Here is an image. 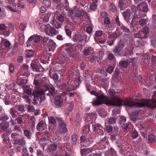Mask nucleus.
Instances as JSON below:
<instances>
[{"mask_svg":"<svg viewBox=\"0 0 156 156\" xmlns=\"http://www.w3.org/2000/svg\"><path fill=\"white\" fill-rule=\"evenodd\" d=\"M151 42L154 45H156V35L153 36L151 39Z\"/></svg>","mask_w":156,"mask_h":156,"instance_id":"680f3d73","label":"nucleus"},{"mask_svg":"<svg viewBox=\"0 0 156 156\" xmlns=\"http://www.w3.org/2000/svg\"><path fill=\"white\" fill-rule=\"evenodd\" d=\"M31 65L34 71H39V66H38L37 63H34V62H32L31 63Z\"/></svg>","mask_w":156,"mask_h":156,"instance_id":"cd10ccee","label":"nucleus"},{"mask_svg":"<svg viewBox=\"0 0 156 156\" xmlns=\"http://www.w3.org/2000/svg\"><path fill=\"white\" fill-rule=\"evenodd\" d=\"M106 122H105V125H106ZM106 130L108 133H110L112 131V128L111 126H106Z\"/></svg>","mask_w":156,"mask_h":156,"instance_id":"6e6d98bb","label":"nucleus"},{"mask_svg":"<svg viewBox=\"0 0 156 156\" xmlns=\"http://www.w3.org/2000/svg\"><path fill=\"white\" fill-rule=\"evenodd\" d=\"M93 129L95 133H98L99 135H103L104 132L103 130V126L99 124H95L93 125Z\"/></svg>","mask_w":156,"mask_h":156,"instance_id":"6e6552de","label":"nucleus"},{"mask_svg":"<svg viewBox=\"0 0 156 156\" xmlns=\"http://www.w3.org/2000/svg\"><path fill=\"white\" fill-rule=\"evenodd\" d=\"M148 20L147 19H141L139 21V24L141 26L147 24Z\"/></svg>","mask_w":156,"mask_h":156,"instance_id":"2f4dec72","label":"nucleus"},{"mask_svg":"<svg viewBox=\"0 0 156 156\" xmlns=\"http://www.w3.org/2000/svg\"><path fill=\"white\" fill-rule=\"evenodd\" d=\"M85 121L86 122H88L89 123H90V122L91 121V115H86L85 116Z\"/></svg>","mask_w":156,"mask_h":156,"instance_id":"bf43d9fd","label":"nucleus"},{"mask_svg":"<svg viewBox=\"0 0 156 156\" xmlns=\"http://www.w3.org/2000/svg\"><path fill=\"white\" fill-rule=\"evenodd\" d=\"M144 5L142 10L143 12H147L148 10V6L145 3H144Z\"/></svg>","mask_w":156,"mask_h":156,"instance_id":"774afa93","label":"nucleus"},{"mask_svg":"<svg viewBox=\"0 0 156 156\" xmlns=\"http://www.w3.org/2000/svg\"><path fill=\"white\" fill-rule=\"evenodd\" d=\"M46 125L45 122L41 121L38 122L37 128V130L39 131H42L43 129L44 131H46Z\"/></svg>","mask_w":156,"mask_h":156,"instance_id":"2eb2a0df","label":"nucleus"},{"mask_svg":"<svg viewBox=\"0 0 156 156\" xmlns=\"http://www.w3.org/2000/svg\"><path fill=\"white\" fill-rule=\"evenodd\" d=\"M124 3L121 1H119V7L121 10H123L124 9Z\"/></svg>","mask_w":156,"mask_h":156,"instance_id":"e2e57ef3","label":"nucleus"},{"mask_svg":"<svg viewBox=\"0 0 156 156\" xmlns=\"http://www.w3.org/2000/svg\"><path fill=\"white\" fill-rule=\"evenodd\" d=\"M110 9L111 10L114 12H116L117 11L116 7L112 2L110 4Z\"/></svg>","mask_w":156,"mask_h":156,"instance_id":"4c0bfd02","label":"nucleus"},{"mask_svg":"<svg viewBox=\"0 0 156 156\" xmlns=\"http://www.w3.org/2000/svg\"><path fill=\"white\" fill-rule=\"evenodd\" d=\"M155 136V135L153 134L149 135L148 137V139L149 142L154 144V142L156 141L154 140Z\"/></svg>","mask_w":156,"mask_h":156,"instance_id":"473e14b6","label":"nucleus"},{"mask_svg":"<svg viewBox=\"0 0 156 156\" xmlns=\"http://www.w3.org/2000/svg\"><path fill=\"white\" fill-rule=\"evenodd\" d=\"M24 92L29 96L31 95L32 94L31 88L28 86H26L24 90Z\"/></svg>","mask_w":156,"mask_h":156,"instance_id":"f704fd0d","label":"nucleus"},{"mask_svg":"<svg viewBox=\"0 0 156 156\" xmlns=\"http://www.w3.org/2000/svg\"><path fill=\"white\" fill-rule=\"evenodd\" d=\"M45 77L42 74H38L35 76V78L33 82L34 84L36 86H38L40 82L43 79H44Z\"/></svg>","mask_w":156,"mask_h":156,"instance_id":"ddd939ff","label":"nucleus"},{"mask_svg":"<svg viewBox=\"0 0 156 156\" xmlns=\"http://www.w3.org/2000/svg\"><path fill=\"white\" fill-rule=\"evenodd\" d=\"M114 68L112 66H109L106 69V71L108 73H111L113 71Z\"/></svg>","mask_w":156,"mask_h":156,"instance_id":"13d9d810","label":"nucleus"},{"mask_svg":"<svg viewBox=\"0 0 156 156\" xmlns=\"http://www.w3.org/2000/svg\"><path fill=\"white\" fill-rule=\"evenodd\" d=\"M78 139V136L77 134L75 133L73 134L71 136V143L73 145H75L76 144Z\"/></svg>","mask_w":156,"mask_h":156,"instance_id":"b1692460","label":"nucleus"},{"mask_svg":"<svg viewBox=\"0 0 156 156\" xmlns=\"http://www.w3.org/2000/svg\"><path fill=\"white\" fill-rule=\"evenodd\" d=\"M115 119L113 118H112L109 119L108 121V124H112L115 123Z\"/></svg>","mask_w":156,"mask_h":156,"instance_id":"69168bd1","label":"nucleus"},{"mask_svg":"<svg viewBox=\"0 0 156 156\" xmlns=\"http://www.w3.org/2000/svg\"><path fill=\"white\" fill-rule=\"evenodd\" d=\"M44 62H45V64L46 63L48 62V61L50 60V57L51 56V55H50L49 53H46L45 54H44Z\"/></svg>","mask_w":156,"mask_h":156,"instance_id":"a19ab883","label":"nucleus"},{"mask_svg":"<svg viewBox=\"0 0 156 156\" xmlns=\"http://www.w3.org/2000/svg\"><path fill=\"white\" fill-rule=\"evenodd\" d=\"M73 39L75 42H82L83 40V37L81 34H76L73 37Z\"/></svg>","mask_w":156,"mask_h":156,"instance_id":"aec40b11","label":"nucleus"},{"mask_svg":"<svg viewBox=\"0 0 156 156\" xmlns=\"http://www.w3.org/2000/svg\"><path fill=\"white\" fill-rule=\"evenodd\" d=\"M124 41L123 40H120L118 42L117 45L115 46L114 50V52L117 53H119L124 48Z\"/></svg>","mask_w":156,"mask_h":156,"instance_id":"9d476101","label":"nucleus"},{"mask_svg":"<svg viewBox=\"0 0 156 156\" xmlns=\"http://www.w3.org/2000/svg\"><path fill=\"white\" fill-rule=\"evenodd\" d=\"M16 109L19 111L23 112L24 111V107L22 105H19L16 106Z\"/></svg>","mask_w":156,"mask_h":156,"instance_id":"a18cd8bd","label":"nucleus"},{"mask_svg":"<svg viewBox=\"0 0 156 156\" xmlns=\"http://www.w3.org/2000/svg\"><path fill=\"white\" fill-rule=\"evenodd\" d=\"M107 140L106 138H103L100 143H99L98 148L101 150H103L105 149L106 147L105 145L107 143Z\"/></svg>","mask_w":156,"mask_h":156,"instance_id":"a211bd4d","label":"nucleus"},{"mask_svg":"<svg viewBox=\"0 0 156 156\" xmlns=\"http://www.w3.org/2000/svg\"><path fill=\"white\" fill-rule=\"evenodd\" d=\"M80 115L77 113L74 117V123L76 126H78L80 125Z\"/></svg>","mask_w":156,"mask_h":156,"instance_id":"4be33fe9","label":"nucleus"},{"mask_svg":"<svg viewBox=\"0 0 156 156\" xmlns=\"http://www.w3.org/2000/svg\"><path fill=\"white\" fill-rule=\"evenodd\" d=\"M54 68H51L49 70V74L50 77L55 80H56L58 78V74L54 73Z\"/></svg>","mask_w":156,"mask_h":156,"instance_id":"6ab92c4d","label":"nucleus"},{"mask_svg":"<svg viewBox=\"0 0 156 156\" xmlns=\"http://www.w3.org/2000/svg\"><path fill=\"white\" fill-rule=\"evenodd\" d=\"M122 15L125 18V20L128 22H129L130 15V10L129 9L126 10L122 12Z\"/></svg>","mask_w":156,"mask_h":156,"instance_id":"f3484780","label":"nucleus"},{"mask_svg":"<svg viewBox=\"0 0 156 156\" xmlns=\"http://www.w3.org/2000/svg\"><path fill=\"white\" fill-rule=\"evenodd\" d=\"M15 84L14 83H12L8 85L7 86V87L8 89L14 90L15 89L14 87Z\"/></svg>","mask_w":156,"mask_h":156,"instance_id":"8fccbe9b","label":"nucleus"},{"mask_svg":"<svg viewBox=\"0 0 156 156\" xmlns=\"http://www.w3.org/2000/svg\"><path fill=\"white\" fill-rule=\"evenodd\" d=\"M50 16V13H47L44 16L43 18V20L45 22H47L48 21L49 18Z\"/></svg>","mask_w":156,"mask_h":156,"instance_id":"603ef678","label":"nucleus"},{"mask_svg":"<svg viewBox=\"0 0 156 156\" xmlns=\"http://www.w3.org/2000/svg\"><path fill=\"white\" fill-rule=\"evenodd\" d=\"M69 60V58L66 55H58L56 58V62L57 63L63 64Z\"/></svg>","mask_w":156,"mask_h":156,"instance_id":"0eeeda50","label":"nucleus"},{"mask_svg":"<svg viewBox=\"0 0 156 156\" xmlns=\"http://www.w3.org/2000/svg\"><path fill=\"white\" fill-rule=\"evenodd\" d=\"M83 10L79 8V6H75L72 9L69 10V14L70 16L72 17L74 15V16L76 17H80L82 16V14Z\"/></svg>","mask_w":156,"mask_h":156,"instance_id":"39448f33","label":"nucleus"},{"mask_svg":"<svg viewBox=\"0 0 156 156\" xmlns=\"http://www.w3.org/2000/svg\"><path fill=\"white\" fill-rule=\"evenodd\" d=\"M131 126V125L129 123L124 124L122 126V129L124 130V131L126 133L129 131L130 129V126Z\"/></svg>","mask_w":156,"mask_h":156,"instance_id":"5701e85b","label":"nucleus"},{"mask_svg":"<svg viewBox=\"0 0 156 156\" xmlns=\"http://www.w3.org/2000/svg\"><path fill=\"white\" fill-rule=\"evenodd\" d=\"M58 123L60 130L62 133H65L67 131L66 123L62 118L58 119Z\"/></svg>","mask_w":156,"mask_h":156,"instance_id":"1a4fd4ad","label":"nucleus"},{"mask_svg":"<svg viewBox=\"0 0 156 156\" xmlns=\"http://www.w3.org/2000/svg\"><path fill=\"white\" fill-rule=\"evenodd\" d=\"M121 29L125 33H129L130 32L129 30L124 26H122Z\"/></svg>","mask_w":156,"mask_h":156,"instance_id":"0e129e2a","label":"nucleus"},{"mask_svg":"<svg viewBox=\"0 0 156 156\" xmlns=\"http://www.w3.org/2000/svg\"><path fill=\"white\" fill-rule=\"evenodd\" d=\"M48 118L49 123L53 124L56 123V120L54 117H48Z\"/></svg>","mask_w":156,"mask_h":156,"instance_id":"49530a36","label":"nucleus"},{"mask_svg":"<svg viewBox=\"0 0 156 156\" xmlns=\"http://www.w3.org/2000/svg\"><path fill=\"white\" fill-rule=\"evenodd\" d=\"M41 38L42 37L41 36L35 34L30 37L28 39V41L31 42L35 47H36Z\"/></svg>","mask_w":156,"mask_h":156,"instance_id":"423d86ee","label":"nucleus"},{"mask_svg":"<svg viewBox=\"0 0 156 156\" xmlns=\"http://www.w3.org/2000/svg\"><path fill=\"white\" fill-rule=\"evenodd\" d=\"M50 33L53 35H55L58 33L55 29L53 27H51L49 30Z\"/></svg>","mask_w":156,"mask_h":156,"instance_id":"ea45409f","label":"nucleus"},{"mask_svg":"<svg viewBox=\"0 0 156 156\" xmlns=\"http://www.w3.org/2000/svg\"><path fill=\"white\" fill-rule=\"evenodd\" d=\"M25 53L26 56L28 58L32 57L34 55V52L32 50H27Z\"/></svg>","mask_w":156,"mask_h":156,"instance_id":"a878e982","label":"nucleus"},{"mask_svg":"<svg viewBox=\"0 0 156 156\" xmlns=\"http://www.w3.org/2000/svg\"><path fill=\"white\" fill-rule=\"evenodd\" d=\"M97 5L95 3H92L90 6V9L91 10H94L97 8Z\"/></svg>","mask_w":156,"mask_h":156,"instance_id":"864d4df0","label":"nucleus"},{"mask_svg":"<svg viewBox=\"0 0 156 156\" xmlns=\"http://www.w3.org/2000/svg\"><path fill=\"white\" fill-rule=\"evenodd\" d=\"M149 32V27H145L143 29V32L141 33L144 36H146L147 38V35L148 34Z\"/></svg>","mask_w":156,"mask_h":156,"instance_id":"72a5a7b5","label":"nucleus"},{"mask_svg":"<svg viewBox=\"0 0 156 156\" xmlns=\"http://www.w3.org/2000/svg\"><path fill=\"white\" fill-rule=\"evenodd\" d=\"M128 61H121L119 63V65L122 67L124 68H126L128 66Z\"/></svg>","mask_w":156,"mask_h":156,"instance_id":"c9c22d12","label":"nucleus"},{"mask_svg":"<svg viewBox=\"0 0 156 156\" xmlns=\"http://www.w3.org/2000/svg\"><path fill=\"white\" fill-rule=\"evenodd\" d=\"M22 97L26 102H28L29 103H30L31 100L29 97L26 95H24Z\"/></svg>","mask_w":156,"mask_h":156,"instance_id":"09e8293b","label":"nucleus"},{"mask_svg":"<svg viewBox=\"0 0 156 156\" xmlns=\"http://www.w3.org/2000/svg\"><path fill=\"white\" fill-rule=\"evenodd\" d=\"M103 104L111 106H120L126 105L129 107L147 106L154 108H156V91H154L152 96V100H145L140 102L136 103L132 99L125 100L117 98L115 97L108 98L105 95H99L97 96V105Z\"/></svg>","mask_w":156,"mask_h":156,"instance_id":"f257e3e1","label":"nucleus"},{"mask_svg":"<svg viewBox=\"0 0 156 156\" xmlns=\"http://www.w3.org/2000/svg\"><path fill=\"white\" fill-rule=\"evenodd\" d=\"M121 33L119 32H116L113 34H111L108 38L109 40H112L115 41L116 39L119 37L121 35Z\"/></svg>","mask_w":156,"mask_h":156,"instance_id":"412c9836","label":"nucleus"},{"mask_svg":"<svg viewBox=\"0 0 156 156\" xmlns=\"http://www.w3.org/2000/svg\"><path fill=\"white\" fill-rule=\"evenodd\" d=\"M19 134L16 132L13 133L11 135V137L13 139V140L16 139V138L19 136Z\"/></svg>","mask_w":156,"mask_h":156,"instance_id":"4d7b16f0","label":"nucleus"},{"mask_svg":"<svg viewBox=\"0 0 156 156\" xmlns=\"http://www.w3.org/2000/svg\"><path fill=\"white\" fill-rule=\"evenodd\" d=\"M5 46L8 48H10L11 47V43L10 42L8 41H5L4 43Z\"/></svg>","mask_w":156,"mask_h":156,"instance_id":"338daca9","label":"nucleus"},{"mask_svg":"<svg viewBox=\"0 0 156 156\" xmlns=\"http://www.w3.org/2000/svg\"><path fill=\"white\" fill-rule=\"evenodd\" d=\"M49 26V24H47L46 25L44 23H41L40 25V30L42 31H46L47 30L48 27Z\"/></svg>","mask_w":156,"mask_h":156,"instance_id":"bb28decb","label":"nucleus"},{"mask_svg":"<svg viewBox=\"0 0 156 156\" xmlns=\"http://www.w3.org/2000/svg\"><path fill=\"white\" fill-rule=\"evenodd\" d=\"M3 101L5 105H9L10 102V98L9 96H5L3 99Z\"/></svg>","mask_w":156,"mask_h":156,"instance_id":"e433bc0d","label":"nucleus"},{"mask_svg":"<svg viewBox=\"0 0 156 156\" xmlns=\"http://www.w3.org/2000/svg\"><path fill=\"white\" fill-rule=\"evenodd\" d=\"M23 132L24 135L28 139H30L31 138V133L27 129H23Z\"/></svg>","mask_w":156,"mask_h":156,"instance_id":"c756f323","label":"nucleus"},{"mask_svg":"<svg viewBox=\"0 0 156 156\" xmlns=\"http://www.w3.org/2000/svg\"><path fill=\"white\" fill-rule=\"evenodd\" d=\"M74 102L73 101H71L69 105L68 110L70 112H72L73 108L74 106Z\"/></svg>","mask_w":156,"mask_h":156,"instance_id":"37998d69","label":"nucleus"},{"mask_svg":"<svg viewBox=\"0 0 156 156\" xmlns=\"http://www.w3.org/2000/svg\"><path fill=\"white\" fill-rule=\"evenodd\" d=\"M26 27V25L24 23H21L20 24L19 27L21 31H24Z\"/></svg>","mask_w":156,"mask_h":156,"instance_id":"5fc2aeb1","label":"nucleus"},{"mask_svg":"<svg viewBox=\"0 0 156 156\" xmlns=\"http://www.w3.org/2000/svg\"><path fill=\"white\" fill-rule=\"evenodd\" d=\"M26 138L24 137L15 139L13 140L14 144L24 146L26 144Z\"/></svg>","mask_w":156,"mask_h":156,"instance_id":"f8f14e48","label":"nucleus"},{"mask_svg":"<svg viewBox=\"0 0 156 156\" xmlns=\"http://www.w3.org/2000/svg\"><path fill=\"white\" fill-rule=\"evenodd\" d=\"M48 51H53L56 47L55 43L52 40H50L47 46Z\"/></svg>","mask_w":156,"mask_h":156,"instance_id":"4468645a","label":"nucleus"},{"mask_svg":"<svg viewBox=\"0 0 156 156\" xmlns=\"http://www.w3.org/2000/svg\"><path fill=\"white\" fill-rule=\"evenodd\" d=\"M138 14H135L133 16V18L131 21V24H133L134 23V21H135L136 19H139L141 17H144L146 16V14L143 13L141 11L138 12Z\"/></svg>","mask_w":156,"mask_h":156,"instance_id":"dca6fc26","label":"nucleus"},{"mask_svg":"<svg viewBox=\"0 0 156 156\" xmlns=\"http://www.w3.org/2000/svg\"><path fill=\"white\" fill-rule=\"evenodd\" d=\"M30 75L28 66L25 64H23L17 74V84L19 86H23L27 83L28 82V77Z\"/></svg>","mask_w":156,"mask_h":156,"instance_id":"f03ea898","label":"nucleus"},{"mask_svg":"<svg viewBox=\"0 0 156 156\" xmlns=\"http://www.w3.org/2000/svg\"><path fill=\"white\" fill-rule=\"evenodd\" d=\"M92 151L91 149L88 148L87 149H81V152L82 156L86 155L89 152H91Z\"/></svg>","mask_w":156,"mask_h":156,"instance_id":"c85d7f7f","label":"nucleus"},{"mask_svg":"<svg viewBox=\"0 0 156 156\" xmlns=\"http://www.w3.org/2000/svg\"><path fill=\"white\" fill-rule=\"evenodd\" d=\"M131 135L133 138L135 139L138 136V133L136 130H134L131 132Z\"/></svg>","mask_w":156,"mask_h":156,"instance_id":"c03bdc74","label":"nucleus"},{"mask_svg":"<svg viewBox=\"0 0 156 156\" xmlns=\"http://www.w3.org/2000/svg\"><path fill=\"white\" fill-rule=\"evenodd\" d=\"M144 3H141L137 5V9L138 12H140V11H141V10L142 9L144 5Z\"/></svg>","mask_w":156,"mask_h":156,"instance_id":"de8ad7c7","label":"nucleus"},{"mask_svg":"<svg viewBox=\"0 0 156 156\" xmlns=\"http://www.w3.org/2000/svg\"><path fill=\"white\" fill-rule=\"evenodd\" d=\"M43 2L47 8L49 7L51 5V3L49 0H44Z\"/></svg>","mask_w":156,"mask_h":156,"instance_id":"3c124183","label":"nucleus"},{"mask_svg":"<svg viewBox=\"0 0 156 156\" xmlns=\"http://www.w3.org/2000/svg\"><path fill=\"white\" fill-rule=\"evenodd\" d=\"M44 54H41L38 56V62H40L41 63L43 64H45L44 62Z\"/></svg>","mask_w":156,"mask_h":156,"instance_id":"7c9ffc66","label":"nucleus"},{"mask_svg":"<svg viewBox=\"0 0 156 156\" xmlns=\"http://www.w3.org/2000/svg\"><path fill=\"white\" fill-rule=\"evenodd\" d=\"M17 112V111H16L13 108H11L10 110V114H11L12 116L14 118H15L17 117L16 114V113Z\"/></svg>","mask_w":156,"mask_h":156,"instance_id":"58836bf2","label":"nucleus"},{"mask_svg":"<svg viewBox=\"0 0 156 156\" xmlns=\"http://www.w3.org/2000/svg\"><path fill=\"white\" fill-rule=\"evenodd\" d=\"M82 79L81 77H79L76 79V82L77 83L74 85L70 86V84H72L71 82H68L67 83H63L61 86L60 88L62 92L64 94L67 93V91H69L70 90H73L76 88L77 86L81 82Z\"/></svg>","mask_w":156,"mask_h":156,"instance_id":"20e7f679","label":"nucleus"},{"mask_svg":"<svg viewBox=\"0 0 156 156\" xmlns=\"http://www.w3.org/2000/svg\"><path fill=\"white\" fill-rule=\"evenodd\" d=\"M93 50L91 48H85L83 51V54L86 56L89 55L90 54L91 51Z\"/></svg>","mask_w":156,"mask_h":156,"instance_id":"393cba45","label":"nucleus"},{"mask_svg":"<svg viewBox=\"0 0 156 156\" xmlns=\"http://www.w3.org/2000/svg\"><path fill=\"white\" fill-rule=\"evenodd\" d=\"M135 37L136 38H146V36H144L142 33H139L134 34Z\"/></svg>","mask_w":156,"mask_h":156,"instance_id":"79ce46f5","label":"nucleus"},{"mask_svg":"<svg viewBox=\"0 0 156 156\" xmlns=\"http://www.w3.org/2000/svg\"><path fill=\"white\" fill-rule=\"evenodd\" d=\"M76 47L74 45H72L70 47H68L67 48V50L68 53L69 54V57H71L73 58L76 57Z\"/></svg>","mask_w":156,"mask_h":156,"instance_id":"9b49d317","label":"nucleus"},{"mask_svg":"<svg viewBox=\"0 0 156 156\" xmlns=\"http://www.w3.org/2000/svg\"><path fill=\"white\" fill-rule=\"evenodd\" d=\"M56 92L53 86L48 85L41 87L39 90H37L34 93V95L35 97H39L42 95H46L51 98L52 96L53 99L56 96Z\"/></svg>","mask_w":156,"mask_h":156,"instance_id":"7ed1b4c3","label":"nucleus"},{"mask_svg":"<svg viewBox=\"0 0 156 156\" xmlns=\"http://www.w3.org/2000/svg\"><path fill=\"white\" fill-rule=\"evenodd\" d=\"M103 34V32L101 30L96 31L95 33V35L96 37H99L101 36Z\"/></svg>","mask_w":156,"mask_h":156,"instance_id":"052dcab7","label":"nucleus"}]
</instances>
